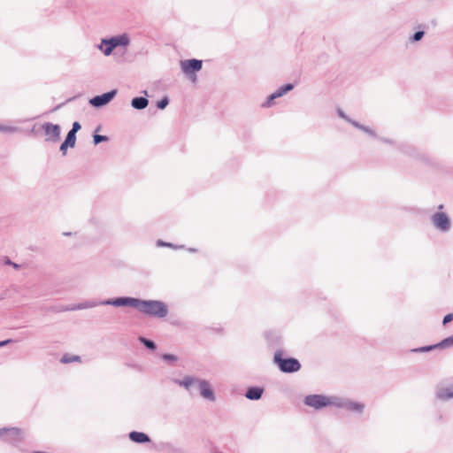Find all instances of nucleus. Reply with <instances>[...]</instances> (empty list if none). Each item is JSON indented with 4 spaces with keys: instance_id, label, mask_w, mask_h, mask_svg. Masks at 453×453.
<instances>
[{
    "instance_id": "obj_1",
    "label": "nucleus",
    "mask_w": 453,
    "mask_h": 453,
    "mask_svg": "<svg viewBox=\"0 0 453 453\" xmlns=\"http://www.w3.org/2000/svg\"><path fill=\"white\" fill-rule=\"evenodd\" d=\"M103 303L111 304L115 307H134L146 315L156 318H165L168 313L167 305L164 302L157 300H141L134 297H119L104 300Z\"/></svg>"
},
{
    "instance_id": "obj_2",
    "label": "nucleus",
    "mask_w": 453,
    "mask_h": 453,
    "mask_svg": "<svg viewBox=\"0 0 453 453\" xmlns=\"http://www.w3.org/2000/svg\"><path fill=\"white\" fill-rule=\"evenodd\" d=\"M130 44V36L124 33L119 35L111 36V38H103L96 48L105 56L111 55L114 49L117 47L127 48Z\"/></svg>"
},
{
    "instance_id": "obj_3",
    "label": "nucleus",
    "mask_w": 453,
    "mask_h": 453,
    "mask_svg": "<svg viewBox=\"0 0 453 453\" xmlns=\"http://www.w3.org/2000/svg\"><path fill=\"white\" fill-rule=\"evenodd\" d=\"M274 362L283 372H295L300 370L301 365L296 358H283L280 351L274 354Z\"/></svg>"
},
{
    "instance_id": "obj_4",
    "label": "nucleus",
    "mask_w": 453,
    "mask_h": 453,
    "mask_svg": "<svg viewBox=\"0 0 453 453\" xmlns=\"http://www.w3.org/2000/svg\"><path fill=\"white\" fill-rule=\"evenodd\" d=\"M334 400V395L326 396L322 395H309L304 398V403L316 410H319L326 406H334V403H335Z\"/></svg>"
},
{
    "instance_id": "obj_5",
    "label": "nucleus",
    "mask_w": 453,
    "mask_h": 453,
    "mask_svg": "<svg viewBox=\"0 0 453 453\" xmlns=\"http://www.w3.org/2000/svg\"><path fill=\"white\" fill-rule=\"evenodd\" d=\"M334 406L343 408L349 411L356 412V413H362L365 405L362 403L352 401L349 398H343L339 396H334Z\"/></svg>"
},
{
    "instance_id": "obj_6",
    "label": "nucleus",
    "mask_w": 453,
    "mask_h": 453,
    "mask_svg": "<svg viewBox=\"0 0 453 453\" xmlns=\"http://www.w3.org/2000/svg\"><path fill=\"white\" fill-rule=\"evenodd\" d=\"M0 437L8 443L18 444L23 441L24 433L17 427L3 428L0 429Z\"/></svg>"
},
{
    "instance_id": "obj_7",
    "label": "nucleus",
    "mask_w": 453,
    "mask_h": 453,
    "mask_svg": "<svg viewBox=\"0 0 453 453\" xmlns=\"http://www.w3.org/2000/svg\"><path fill=\"white\" fill-rule=\"evenodd\" d=\"M431 221L434 226L441 232L445 233L450 229V219L445 212L438 211L434 213L431 218Z\"/></svg>"
},
{
    "instance_id": "obj_8",
    "label": "nucleus",
    "mask_w": 453,
    "mask_h": 453,
    "mask_svg": "<svg viewBox=\"0 0 453 453\" xmlns=\"http://www.w3.org/2000/svg\"><path fill=\"white\" fill-rule=\"evenodd\" d=\"M203 66L202 60L198 59H187L180 62V69L187 75L195 74V73L200 71Z\"/></svg>"
},
{
    "instance_id": "obj_9",
    "label": "nucleus",
    "mask_w": 453,
    "mask_h": 453,
    "mask_svg": "<svg viewBox=\"0 0 453 453\" xmlns=\"http://www.w3.org/2000/svg\"><path fill=\"white\" fill-rule=\"evenodd\" d=\"M117 95V90L113 89L103 95L96 96L89 100V104L94 107H102L110 103Z\"/></svg>"
},
{
    "instance_id": "obj_10",
    "label": "nucleus",
    "mask_w": 453,
    "mask_h": 453,
    "mask_svg": "<svg viewBox=\"0 0 453 453\" xmlns=\"http://www.w3.org/2000/svg\"><path fill=\"white\" fill-rule=\"evenodd\" d=\"M42 129L47 136V141L57 142L60 136V126L46 122L42 125Z\"/></svg>"
},
{
    "instance_id": "obj_11",
    "label": "nucleus",
    "mask_w": 453,
    "mask_h": 453,
    "mask_svg": "<svg viewBox=\"0 0 453 453\" xmlns=\"http://www.w3.org/2000/svg\"><path fill=\"white\" fill-rule=\"evenodd\" d=\"M196 388H198L200 395L203 398L209 400L211 402L215 401L214 392L207 380L200 379L199 381H197Z\"/></svg>"
},
{
    "instance_id": "obj_12",
    "label": "nucleus",
    "mask_w": 453,
    "mask_h": 453,
    "mask_svg": "<svg viewBox=\"0 0 453 453\" xmlns=\"http://www.w3.org/2000/svg\"><path fill=\"white\" fill-rule=\"evenodd\" d=\"M293 88H294V85L290 84V83L280 87L275 92H273L267 97L266 101L262 104V106L263 107L272 106L273 104V101L276 98H279V97L284 96L285 94H287L288 91L292 90Z\"/></svg>"
},
{
    "instance_id": "obj_13",
    "label": "nucleus",
    "mask_w": 453,
    "mask_h": 453,
    "mask_svg": "<svg viewBox=\"0 0 453 453\" xmlns=\"http://www.w3.org/2000/svg\"><path fill=\"white\" fill-rule=\"evenodd\" d=\"M436 396L443 401L453 398V385L450 387H438L436 389Z\"/></svg>"
},
{
    "instance_id": "obj_14",
    "label": "nucleus",
    "mask_w": 453,
    "mask_h": 453,
    "mask_svg": "<svg viewBox=\"0 0 453 453\" xmlns=\"http://www.w3.org/2000/svg\"><path fill=\"white\" fill-rule=\"evenodd\" d=\"M200 379L194 378L190 376H186L182 380H177L176 383H178L180 386L185 388L188 390H191L193 387L196 388L197 381H199Z\"/></svg>"
},
{
    "instance_id": "obj_15",
    "label": "nucleus",
    "mask_w": 453,
    "mask_h": 453,
    "mask_svg": "<svg viewBox=\"0 0 453 453\" xmlns=\"http://www.w3.org/2000/svg\"><path fill=\"white\" fill-rule=\"evenodd\" d=\"M76 142V136L73 135V133H68L65 142L60 146V150L63 155L66 154V150L68 147H74Z\"/></svg>"
},
{
    "instance_id": "obj_16",
    "label": "nucleus",
    "mask_w": 453,
    "mask_h": 453,
    "mask_svg": "<svg viewBox=\"0 0 453 453\" xmlns=\"http://www.w3.org/2000/svg\"><path fill=\"white\" fill-rule=\"evenodd\" d=\"M263 392V388L258 387H252L248 388L245 393V396L250 400H258L261 398Z\"/></svg>"
},
{
    "instance_id": "obj_17",
    "label": "nucleus",
    "mask_w": 453,
    "mask_h": 453,
    "mask_svg": "<svg viewBox=\"0 0 453 453\" xmlns=\"http://www.w3.org/2000/svg\"><path fill=\"white\" fill-rule=\"evenodd\" d=\"M149 104V100L146 97H134L131 100V106L135 110H143Z\"/></svg>"
},
{
    "instance_id": "obj_18",
    "label": "nucleus",
    "mask_w": 453,
    "mask_h": 453,
    "mask_svg": "<svg viewBox=\"0 0 453 453\" xmlns=\"http://www.w3.org/2000/svg\"><path fill=\"white\" fill-rule=\"evenodd\" d=\"M103 302L104 301H101V302L87 301L84 303H78L77 305H74L73 307L70 308L69 310L75 311V310H84V309H88V308H94L98 305H104L103 303Z\"/></svg>"
},
{
    "instance_id": "obj_19",
    "label": "nucleus",
    "mask_w": 453,
    "mask_h": 453,
    "mask_svg": "<svg viewBox=\"0 0 453 453\" xmlns=\"http://www.w3.org/2000/svg\"><path fill=\"white\" fill-rule=\"evenodd\" d=\"M129 438L131 441H134V442H138V443H143V442H148L150 441V438L149 436L144 434V433H142V432H131L129 434Z\"/></svg>"
},
{
    "instance_id": "obj_20",
    "label": "nucleus",
    "mask_w": 453,
    "mask_h": 453,
    "mask_svg": "<svg viewBox=\"0 0 453 453\" xmlns=\"http://www.w3.org/2000/svg\"><path fill=\"white\" fill-rule=\"evenodd\" d=\"M351 125H353L355 127L364 131L365 133L368 134L371 136H375V133L373 130H372L370 127L363 126L359 124L357 121H351Z\"/></svg>"
},
{
    "instance_id": "obj_21",
    "label": "nucleus",
    "mask_w": 453,
    "mask_h": 453,
    "mask_svg": "<svg viewBox=\"0 0 453 453\" xmlns=\"http://www.w3.org/2000/svg\"><path fill=\"white\" fill-rule=\"evenodd\" d=\"M351 125H353L355 127L364 131L365 133L368 134L371 136H375V133L373 130H372L370 127L363 126L359 124L357 121H351Z\"/></svg>"
},
{
    "instance_id": "obj_22",
    "label": "nucleus",
    "mask_w": 453,
    "mask_h": 453,
    "mask_svg": "<svg viewBox=\"0 0 453 453\" xmlns=\"http://www.w3.org/2000/svg\"><path fill=\"white\" fill-rule=\"evenodd\" d=\"M139 341L148 349L154 350L156 349V344L153 341L146 339L144 337H140Z\"/></svg>"
},
{
    "instance_id": "obj_23",
    "label": "nucleus",
    "mask_w": 453,
    "mask_h": 453,
    "mask_svg": "<svg viewBox=\"0 0 453 453\" xmlns=\"http://www.w3.org/2000/svg\"><path fill=\"white\" fill-rule=\"evenodd\" d=\"M437 345L438 347H449L450 345H453V336L444 339Z\"/></svg>"
},
{
    "instance_id": "obj_24",
    "label": "nucleus",
    "mask_w": 453,
    "mask_h": 453,
    "mask_svg": "<svg viewBox=\"0 0 453 453\" xmlns=\"http://www.w3.org/2000/svg\"><path fill=\"white\" fill-rule=\"evenodd\" d=\"M169 104V100L166 96L163 97L160 101L157 103V107L160 110L165 109Z\"/></svg>"
},
{
    "instance_id": "obj_25",
    "label": "nucleus",
    "mask_w": 453,
    "mask_h": 453,
    "mask_svg": "<svg viewBox=\"0 0 453 453\" xmlns=\"http://www.w3.org/2000/svg\"><path fill=\"white\" fill-rule=\"evenodd\" d=\"M93 140H94V143L95 144H98L102 142H106L108 141V137L105 136V135H101V134H95L93 136Z\"/></svg>"
},
{
    "instance_id": "obj_26",
    "label": "nucleus",
    "mask_w": 453,
    "mask_h": 453,
    "mask_svg": "<svg viewBox=\"0 0 453 453\" xmlns=\"http://www.w3.org/2000/svg\"><path fill=\"white\" fill-rule=\"evenodd\" d=\"M438 345H431V346H425V347H421V348H418V349H413L414 352H427L429 350H432L435 348H437Z\"/></svg>"
},
{
    "instance_id": "obj_27",
    "label": "nucleus",
    "mask_w": 453,
    "mask_h": 453,
    "mask_svg": "<svg viewBox=\"0 0 453 453\" xmlns=\"http://www.w3.org/2000/svg\"><path fill=\"white\" fill-rule=\"evenodd\" d=\"M18 130L15 127H10V126H2L0 125V131L6 132V133H14Z\"/></svg>"
},
{
    "instance_id": "obj_28",
    "label": "nucleus",
    "mask_w": 453,
    "mask_h": 453,
    "mask_svg": "<svg viewBox=\"0 0 453 453\" xmlns=\"http://www.w3.org/2000/svg\"><path fill=\"white\" fill-rule=\"evenodd\" d=\"M423 36H424V32L418 31L413 35V36L411 37V40L413 42H418V41L421 40Z\"/></svg>"
},
{
    "instance_id": "obj_29",
    "label": "nucleus",
    "mask_w": 453,
    "mask_h": 453,
    "mask_svg": "<svg viewBox=\"0 0 453 453\" xmlns=\"http://www.w3.org/2000/svg\"><path fill=\"white\" fill-rule=\"evenodd\" d=\"M79 359H80V357H78V356H73V357H70L65 356L62 358V362L63 363H70V362H73V361H77Z\"/></svg>"
},
{
    "instance_id": "obj_30",
    "label": "nucleus",
    "mask_w": 453,
    "mask_h": 453,
    "mask_svg": "<svg viewBox=\"0 0 453 453\" xmlns=\"http://www.w3.org/2000/svg\"><path fill=\"white\" fill-rule=\"evenodd\" d=\"M337 113L339 115L340 118L345 119L346 121L349 122L351 124V121H353L352 119H350L344 112L341 109H338L337 110Z\"/></svg>"
},
{
    "instance_id": "obj_31",
    "label": "nucleus",
    "mask_w": 453,
    "mask_h": 453,
    "mask_svg": "<svg viewBox=\"0 0 453 453\" xmlns=\"http://www.w3.org/2000/svg\"><path fill=\"white\" fill-rule=\"evenodd\" d=\"M81 129V125L79 122H74L73 124L72 129L68 133H73V135L75 136V134Z\"/></svg>"
},
{
    "instance_id": "obj_32",
    "label": "nucleus",
    "mask_w": 453,
    "mask_h": 453,
    "mask_svg": "<svg viewBox=\"0 0 453 453\" xmlns=\"http://www.w3.org/2000/svg\"><path fill=\"white\" fill-rule=\"evenodd\" d=\"M157 246L158 247H169V248H175L172 243L170 242H165L164 241H161V240H158L157 242Z\"/></svg>"
},
{
    "instance_id": "obj_33",
    "label": "nucleus",
    "mask_w": 453,
    "mask_h": 453,
    "mask_svg": "<svg viewBox=\"0 0 453 453\" xmlns=\"http://www.w3.org/2000/svg\"><path fill=\"white\" fill-rule=\"evenodd\" d=\"M162 358L164 360H167V361H175L177 358L174 355H172V354H164L162 356Z\"/></svg>"
},
{
    "instance_id": "obj_34",
    "label": "nucleus",
    "mask_w": 453,
    "mask_h": 453,
    "mask_svg": "<svg viewBox=\"0 0 453 453\" xmlns=\"http://www.w3.org/2000/svg\"><path fill=\"white\" fill-rule=\"evenodd\" d=\"M452 319H453V314L452 313L447 314L444 317L442 323L444 325H446L447 323L450 322Z\"/></svg>"
},
{
    "instance_id": "obj_35",
    "label": "nucleus",
    "mask_w": 453,
    "mask_h": 453,
    "mask_svg": "<svg viewBox=\"0 0 453 453\" xmlns=\"http://www.w3.org/2000/svg\"><path fill=\"white\" fill-rule=\"evenodd\" d=\"M12 340H5V341H2L0 342V347H4L5 345H7L9 342H11Z\"/></svg>"
},
{
    "instance_id": "obj_36",
    "label": "nucleus",
    "mask_w": 453,
    "mask_h": 453,
    "mask_svg": "<svg viewBox=\"0 0 453 453\" xmlns=\"http://www.w3.org/2000/svg\"><path fill=\"white\" fill-rule=\"evenodd\" d=\"M6 264L12 265L14 268H19V265L17 264L13 263V262H12L10 260H7Z\"/></svg>"
},
{
    "instance_id": "obj_37",
    "label": "nucleus",
    "mask_w": 453,
    "mask_h": 453,
    "mask_svg": "<svg viewBox=\"0 0 453 453\" xmlns=\"http://www.w3.org/2000/svg\"><path fill=\"white\" fill-rule=\"evenodd\" d=\"M442 208H443V205H442V204H440V205L438 206V209H439V210H441Z\"/></svg>"
},
{
    "instance_id": "obj_38",
    "label": "nucleus",
    "mask_w": 453,
    "mask_h": 453,
    "mask_svg": "<svg viewBox=\"0 0 453 453\" xmlns=\"http://www.w3.org/2000/svg\"><path fill=\"white\" fill-rule=\"evenodd\" d=\"M189 251H190V252H195V251H196V250H195V249H189Z\"/></svg>"
}]
</instances>
